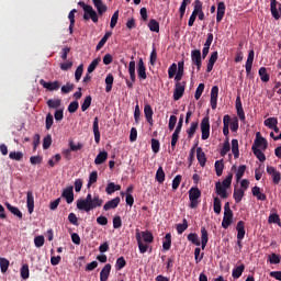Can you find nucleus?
Wrapping results in <instances>:
<instances>
[{
    "mask_svg": "<svg viewBox=\"0 0 281 281\" xmlns=\"http://www.w3.org/2000/svg\"><path fill=\"white\" fill-rule=\"evenodd\" d=\"M265 126H268V128H273L278 126V119L277 117H268L263 122Z\"/></svg>",
    "mask_w": 281,
    "mask_h": 281,
    "instance_id": "54",
    "label": "nucleus"
},
{
    "mask_svg": "<svg viewBox=\"0 0 281 281\" xmlns=\"http://www.w3.org/2000/svg\"><path fill=\"white\" fill-rule=\"evenodd\" d=\"M234 223V211L229 207V202H226L224 205V217L222 221V227L228 229L229 225Z\"/></svg>",
    "mask_w": 281,
    "mask_h": 281,
    "instance_id": "1",
    "label": "nucleus"
},
{
    "mask_svg": "<svg viewBox=\"0 0 281 281\" xmlns=\"http://www.w3.org/2000/svg\"><path fill=\"white\" fill-rule=\"evenodd\" d=\"M233 179H234V173L229 172V173L227 175V177L223 180L222 187L226 188V190H227L228 188H231V187H232V180H233Z\"/></svg>",
    "mask_w": 281,
    "mask_h": 281,
    "instance_id": "59",
    "label": "nucleus"
},
{
    "mask_svg": "<svg viewBox=\"0 0 281 281\" xmlns=\"http://www.w3.org/2000/svg\"><path fill=\"white\" fill-rule=\"evenodd\" d=\"M113 81H114V77L113 75L109 74L105 78V92L106 93H111L112 89H113Z\"/></svg>",
    "mask_w": 281,
    "mask_h": 281,
    "instance_id": "43",
    "label": "nucleus"
},
{
    "mask_svg": "<svg viewBox=\"0 0 281 281\" xmlns=\"http://www.w3.org/2000/svg\"><path fill=\"white\" fill-rule=\"evenodd\" d=\"M111 36H113V33L112 32H106L104 34V36L98 43V45L95 47V52H100L102 49V47H104V45H106V41H109V38H111Z\"/></svg>",
    "mask_w": 281,
    "mask_h": 281,
    "instance_id": "30",
    "label": "nucleus"
},
{
    "mask_svg": "<svg viewBox=\"0 0 281 281\" xmlns=\"http://www.w3.org/2000/svg\"><path fill=\"white\" fill-rule=\"evenodd\" d=\"M245 170H247V166L241 165L238 167L237 172L235 175L237 182L240 181L243 179V177L245 176Z\"/></svg>",
    "mask_w": 281,
    "mask_h": 281,
    "instance_id": "55",
    "label": "nucleus"
},
{
    "mask_svg": "<svg viewBox=\"0 0 281 281\" xmlns=\"http://www.w3.org/2000/svg\"><path fill=\"white\" fill-rule=\"evenodd\" d=\"M148 27L150 32H159V22H157L155 19H151L148 23Z\"/></svg>",
    "mask_w": 281,
    "mask_h": 281,
    "instance_id": "62",
    "label": "nucleus"
},
{
    "mask_svg": "<svg viewBox=\"0 0 281 281\" xmlns=\"http://www.w3.org/2000/svg\"><path fill=\"white\" fill-rule=\"evenodd\" d=\"M235 109L237 111V115H238L240 122H245V120H246L245 110L243 109V101H240V97L236 98Z\"/></svg>",
    "mask_w": 281,
    "mask_h": 281,
    "instance_id": "14",
    "label": "nucleus"
},
{
    "mask_svg": "<svg viewBox=\"0 0 281 281\" xmlns=\"http://www.w3.org/2000/svg\"><path fill=\"white\" fill-rule=\"evenodd\" d=\"M92 98L91 95H88L85 98L82 104H81V111L85 113V111H87L89 109V106H91V102H92Z\"/></svg>",
    "mask_w": 281,
    "mask_h": 281,
    "instance_id": "61",
    "label": "nucleus"
},
{
    "mask_svg": "<svg viewBox=\"0 0 281 281\" xmlns=\"http://www.w3.org/2000/svg\"><path fill=\"white\" fill-rule=\"evenodd\" d=\"M233 196L236 203H240V201H243V196H245V191L243 189H235Z\"/></svg>",
    "mask_w": 281,
    "mask_h": 281,
    "instance_id": "46",
    "label": "nucleus"
},
{
    "mask_svg": "<svg viewBox=\"0 0 281 281\" xmlns=\"http://www.w3.org/2000/svg\"><path fill=\"white\" fill-rule=\"evenodd\" d=\"M48 109H58L61 104V101L60 99H49L47 102H46Z\"/></svg>",
    "mask_w": 281,
    "mask_h": 281,
    "instance_id": "51",
    "label": "nucleus"
},
{
    "mask_svg": "<svg viewBox=\"0 0 281 281\" xmlns=\"http://www.w3.org/2000/svg\"><path fill=\"white\" fill-rule=\"evenodd\" d=\"M137 75L140 80H146L148 76L146 75V66L144 65V59L139 58L137 64Z\"/></svg>",
    "mask_w": 281,
    "mask_h": 281,
    "instance_id": "16",
    "label": "nucleus"
},
{
    "mask_svg": "<svg viewBox=\"0 0 281 281\" xmlns=\"http://www.w3.org/2000/svg\"><path fill=\"white\" fill-rule=\"evenodd\" d=\"M63 199H66V203L70 205V203H74V187H67L63 193H61Z\"/></svg>",
    "mask_w": 281,
    "mask_h": 281,
    "instance_id": "17",
    "label": "nucleus"
},
{
    "mask_svg": "<svg viewBox=\"0 0 281 281\" xmlns=\"http://www.w3.org/2000/svg\"><path fill=\"white\" fill-rule=\"evenodd\" d=\"M186 63L183 60L178 63V71H176L175 81L181 82V79L183 78V67Z\"/></svg>",
    "mask_w": 281,
    "mask_h": 281,
    "instance_id": "34",
    "label": "nucleus"
},
{
    "mask_svg": "<svg viewBox=\"0 0 281 281\" xmlns=\"http://www.w3.org/2000/svg\"><path fill=\"white\" fill-rule=\"evenodd\" d=\"M98 14H99V13L93 10V7H90V8L87 9V11L85 12V14H83V20H85V21H89V19H91V21H92L93 23H98V21H99Z\"/></svg>",
    "mask_w": 281,
    "mask_h": 281,
    "instance_id": "15",
    "label": "nucleus"
},
{
    "mask_svg": "<svg viewBox=\"0 0 281 281\" xmlns=\"http://www.w3.org/2000/svg\"><path fill=\"white\" fill-rule=\"evenodd\" d=\"M228 126H231V131L236 133L238 131V117H233L229 120Z\"/></svg>",
    "mask_w": 281,
    "mask_h": 281,
    "instance_id": "63",
    "label": "nucleus"
},
{
    "mask_svg": "<svg viewBox=\"0 0 281 281\" xmlns=\"http://www.w3.org/2000/svg\"><path fill=\"white\" fill-rule=\"evenodd\" d=\"M144 113L148 124L153 126V106H150V104H146L144 108Z\"/></svg>",
    "mask_w": 281,
    "mask_h": 281,
    "instance_id": "36",
    "label": "nucleus"
},
{
    "mask_svg": "<svg viewBox=\"0 0 281 281\" xmlns=\"http://www.w3.org/2000/svg\"><path fill=\"white\" fill-rule=\"evenodd\" d=\"M200 12H203V2L201 0H195L193 2V14H199Z\"/></svg>",
    "mask_w": 281,
    "mask_h": 281,
    "instance_id": "56",
    "label": "nucleus"
},
{
    "mask_svg": "<svg viewBox=\"0 0 281 281\" xmlns=\"http://www.w3.org/2000/svg\"><path fill=\"white\" fill-rule=\"evenodd\" d=\"M26 206L29 214H32L34 212V193L32 191L26 193Z\"/></svg>",
    "mask_w": 281,
    "mask_h": 281,
    "instance_id": "22",
    "label": "nucleus"
},
{
    "mask_svg": "<svg viewBox=\"0 0 281 281\" xmlns=\"http://www.w3.org/2000/svg\"><path fill=\"white\" fill-rule=\"evenodd\" d=\"M202 139H210V116H204L201 121Z\"/></svg>",
    "mask_w": 281,
    "mask_h": 281,
    "instance_id": "4",
    "label": "nucleus"
},
{
    "mask_svg": "<svg viewBox=\"0 0 281 281\" xmlns=\"http://www.w3.org/2000/svg\"><path fill=\"white\" fill-rule=\"evenodd\" d=\"M106 159H109V153L100 151L94 159V164H95V166H100V165L104 164V161H106Z\"/></svg>",
    "mask_w": 281,
    "mask_h": 281,
    "instance_id": "31",
    "label": "nucleus"
},
{
    "mask_svg": "<svg viewBox=\"0 0 281 281\" xmlns=\"http://www.w3.org/2000/svg\"><path fill=\"white\" fill-rule=\"evenodd\" d=\"M270 12L276 21H280L281 3L278 0H270Z\"/></svg>",
    "mask_w": 281,
    "mask_h": 281,
    "instance_id": "3",
    "label": "nucleus"
},
{
    "mask_svg": "<svg viewBox=\"0 0 281 281\" xmlns=\"http://www.w3.org/2000/svg\"><path fill=\"white\" fill-rule=\"evenodd\" d=\"M10 267V260L0 257V269H1V273H7L8 269Z\"/></svg>",
    "mask_w": 281,
    "mask_h": 281,
    "instance_id": "50",
    "label": "nucleus"
},
{
    "mask_svg": "<svg viewBox=\"0 0 281 281\" xmlns=\"http://www.w3.org/2000/svg\"><path fill=\"white\" fill-rule=\"evenodd\" d=\"M92 2L98 11L99 16H102V14H104L106 10H109V7H106V4H104L102 0H92Z\"/></svg>",
    "mask_w": 281,
    "mask_h": 281,
    "instance_id": "18",
    "label": "nucleus"
},
{
    "mask_svg": "<svg viewBox=\"0 0 281 281\" xmlns=\"http://www.w3.org/2000/svg\"><path fill=\"white\" fill-rule=\"evenodd\" d=\"M191 60H192V65H195L198 71H201L202 60H201L200 49H194L191 52Z\"/></svg>",
    "mask_w": 281,
    "mask_h": 281,
    "instance_id": "10",
    "label": "nucleus"
},
{
    "mask_svg": "<svg viewBox=\"0 0 281 281\" xmlns=\"http://www.w3.org/2000/svg\"><path fill=\"white\" fill-rule=\"evenodd\" d=\"M225 2H218L217 3V13H216V22L221 23L223 21V18L225 16Z\"/></svg>",
    "mask_w": 281,
    "mask_h": 281,
    "instance_id": "24",
    "label": "nucleus"
},
{
    "mask_svg": "<svg viewBox=\"0 0 281 281\" xmlns=\"http://www.w3.org/2000/svg\"><path fill=\"white\" fill-rule=\"evenodd\" d=\"M120 196H116L110 201H108L104 205H103V210L104 212H109V210H115V207H117V205H120Z\"/></svg>",
    "mask_w": 281,
    "mask_h": 281,
    "instance_id": "20",
    "label": "nucleus"
},
{
    "mask_svg": "<svg viewBox=\"0 0 281 281\" xmlns=\"http://www.w3.org/2000/svg\"><path fill=\"white\" fill-rule=\"evenodd\" d=\"M124 267H126V259H124V257H119L115 263L116 271H122Z\"/></svg>",
    "mask_w": 281,
    "mask_h": 281,
    "instance_id": "58",
    "label": "nucleus"
},
{
    "mask_svg": "<svg viewBox=\"0 0 281 281\" xmlns=\"http://www.w3.org/2000/svg\"><path fill=\"white\" fill-rule=\"evenodd\" d=\"M214 41V34L207 33L206 41L204 43V47L202 49V58H207V55L210 54V47H212V43Z\"/></svg>",
    "mask_w": 281,
    "mask_h": 281,
    "instance_id": "8",
    "label": "nucleus"
},
{
    "mask_svg": "<svg viewBox=\"0 0 281 281\" xmlns=\"http://www.w3.org/2000/svg\"><path fill=\"white\" fill-rule=\"evenodd\" d=\"M256 56V53L254 49L249 50L248 57L246 60V74H251V67H254V57Z\"/></svg>",
    "mask_w": 281,
    "mask_h": 281,
    "instance_id": "23",
    "label": "nucleus"
},
{
    "mask_svg": "<svg viewBox=\"0 0 281 281\" xmlns=\"http://www.w3.org/2000/svg\"><path fill=\"white\" fill-rule=\"evenodd\" d=\"M215 190L218 196H222V199H227V188L223 187L221 181L215 183Z\"/></svg>",
    "mask_w": 281,
    "mask_h": 281,
    "instance_id": "29",
    "label": "nucleus"
},
{
    "mask_svg": "<svg viewBox=\"0 0 281 281\" xmlns=\"http://www.w3.org/2000/svg\"><path fill=\"white\" fill-rule=\"evenodd\" d=\"M237 231V240H243L245 238V223L239 221L236 226Z\"/></svg>",
    "mask_w": 281,
    "mask_h": 281,
    "instance_id": "32",
    "label": "nucleus"
},
{
    "mask_svg": "<svg viewBox=\"0 0 281 281\" xmlns=\"http://www.w3.org/2000/svg\"><path fill=\"white\" fill-rule=\"evenodd\" d=\"M210 240L209 234H207V229L205 228V226L201 227V247L202 249H205V247H207V243Z\"/></svg>",
    "mask_w": 281,
    "mask_h": 281,
    "instance_id": "25",
    "label": "nucleus"
},
{
    "mask_svg": "<svg viewBox=\"0 0 281 281\" xmlns=\"http://www.w3.org/2000/svg\"><path fill=\"white\" fill-rule=\"evenodd\" d=\"M196 159L201 168H205V164L207 162V157H205V151H203L202 147L196 148Z\"/></svg>",
    "mask_w": 281,
    "mask_h": 281,
    "instance_id": "19",
    "label": "nucleus"
},
{
    "mask_svg": "<svg viewBox=\"0 0 281 281\" xmlns=\"http://www.w3.org/2000/svg\"><path fill=\"white\" fill-rule=\"evenodd\" d=\"M244 271H245V265H240V266H237L236 268H234L233 272H232L234 280H238V278H240V276H243Z\"/></svg>",
    "mask_w": 281,
    "mask_h": 281,
    "instance_id": "42",
    "label": "nucleus"
},
{
    "mask_svg": "<svg viewBox=\"0 0 281 281\" xmlns=\"http://www.w3.org/2000/svg\"><path fill=\"white\" fill-rule=\"evenodd\" d=\"M251 192H252V196H256V199L258 201H267V194H265V193H262V191H260V187L255 186L251 189Z\"/></svg>",
    "mask_w": 281,
    "mask_h": 281,
    "instance_id": "26",
    "label": "nucleus"
},
{
    "mask_svg": "<svg viewBox=\"0 0 281 281\" xmlns=\"http://www.w3.org/2000/svg\"><path fill=\"white\" fill-rule=\"evenodd\" d=\"M196 128H199V122H192L190 127L187 130L188 139H192L194 137Z\"/></svg>",
    "mask_w": 281,
    "mask_h": 281,
    "instance_id": "39",
    "label": "nucleus"
},
{
    "mask_svg": "<svg viewBox=\"0 0 281 281\" xmlns=\"http://www.w3.org/2000/svg\"><path fill=\"white\" fill-rule=\"evenodd\" d=\"M189 243H192V245H195L196 247H201V239H199V235L196 233H190L187 236Z\"/></svg>",
    "mask_w": 281,
    "mask_h": 281,
    "instance_id": "41",
    "label": "nucleus"
},
{
    "mask_svg": "<svg viewBox=\"0 0 281 281\" xmlns=\"http://www.w3.org/2000/svg\"><path fill=\"white\" fill-rule=\"evenodd\" d=\"M128 74L132 82H135L136 76H135V60L130 61L128 66Z\"/></svg>",
    "mask_w": 281,
    "mask_h": 281,
    "instance_id": "57",
    "label": "nucleus"
},
{
    "mask_svg": "<svg viewBox=\"0 0 281 281\" xmlns=\"http://www.w3.org/2000/svg\"><path fill=\"white\" fill-rule=\"evenodd\" d=\"M9 158L13 161H22L23 160V151H11L9 154Z\"/></svg>",
    "mask_w": 281,
    "mask_h": 281,
    "instance_id": "53",
    "label": "nucleus"
},
{
    "mask_svg": "<svg viewBox=\"0 0 281 281\" xmlns=\"http://www.w3.org/2000/svg\"><path fill=\"white\" fill-rule=\"evenodd\" d=\"M104 200L100 198V195H94L92 201L83 209V212H91V210H95V207H102Z\"/></svg>",
    "mask_w": 281,
    "mask_h": 281,
    "instance_id": "6",
    "label": "nucleus"
},
{
    "mask_svg": "<svg viewBox=\"0 0 281 281\" xmlns=\"http://www.w3.org/2000/svg\"><path fill=\"white\" fill-rule=\"evenodd\" d=\"M119 190H122V186L115 184L114 182L108 183L105 188L106 194H113V192H119Z\"/></svg>",
    "mask_w": 281,
    "mask_h": 281,
    "instance_id": "40",
    "label": "nucleus"
},
{
    "mask_svg": "<svg viewBox=\"0 0 281 281\" xmlns=\"http://www.w3.org/2000/svg\"><path fill=\"white\" fill-rule=\"evenodd\" d=\"M229 150H232V145H229V137H226L225 143L223 144V147L221 149V156L225 157V155H227L229 153Z\"/></svg>",
    "mask_w": 281,
    "mask_h": 281,
    "instance_id": "49",
    "label": "nucleus"
},
{
    "mask_svg": "<svg viewBox=\"0 0 281 281\" xmlns=\"http://www.w3.org/2000/svg\"><path fill=\"white\" fill-rule=\"evenodd\" d=\"M40 85L47 91H58L60 89V81H45L44 79L40 80Z\"/></svg>",
    "mask_w": 281,
    "mask_h": 281,
    "instance_id": "7",
    "label": "nucleus"
},
{
    "mask_svg": "<svg viewBox=\"0 0 281 281\" xmlns=\"http://www.w3.org/2000/svg\"><path fill=\"white\" fill-rule=\"evenodd\" d=\"M251 150H252L255 157H257V159H259V161H261V162L267 161V156L265 155V153H262V150L260 148L252 146Z\"/></svg>",
    "mask_w": 281,
    "mask_h": 281,
    "instance_id": "38",
    "label": "nucleus"
},
{
    "mask_svg": "<svg viewBox=\"0 0 281 281\" xmlns=\"http://www.w3.org/2000/svg\"><path fill=\"white\" fill-rule=\"evenodd\" d=\"M217 102H218V86H213L211 89V99H210L211 109L213 111H216Z\"/></svg>",
    "mask_w": 281,
    "mask_h": 281,
    "instance_id": "9",
    "label": "nucleus"
},
{
    "mask_svg": "<svg viewBox=\"0 0 281 281\" xmlns=\"http://www.w3.org/2000/svg\"><path fill=\"white\" fill-rule=\"evenodd\" d=\"M156 181H158V183H164V181H166V172H164V167L157 169Z\"/></svg>",
    "mask_w": 281,
    "mask_h": 281,
    "instance_id": "47",
    "label": "nucleus"
},
{
    "mask_svg": "<svg viewBox=\"0 0 281 281\" xmlns=\"http://www.w3.org/2000/svg\"><path fill=\"white\" fill-rule=\"evenodd\" d=\"M136 240L140 254H146V251H148V244H144V241L142 240V235L139 233L136 234Z\"/></svg>",
    "mask_w": 281,
    "mask_h": 281,
    "instance_id": "33",
    "label": "nucleus"
},
{
    "mask_svg": "<svg viewBox=\"0 0 281 281\" xmlns=\"http://www.w3.org/2000/svg\"><path fill=\"white\" fill-rule=\"evenodd\" d=\"M266 170L269 175H271L272 183H274V186H278L281 181L280 171H277L276 167H271V166H268Z\"/></svg>",
    "mask_w": 281,
    "mask_h": 281,
    "instance_id": "12",
    "label": "nucleus"
},
{
    "mask_svg": "<svg viewBox=\"0 0 281 281\" xmlns=\"http://www.w3.org/2000/svg\"><path fill=\"white\" fill-rule=\"evenodd\" d=\"M259 77L261 82H269V80H271V77L267 74L266 67L259 68Z\"/></svg>",
    "mask_w": 281,
    "mask_h": 281,
    "instance_id": "45",
    "label": "nucleus"
},
{
    "mask_svg": "<svg viewBox=\"0 0 281 281\" xmlns=\"http://www.w3.org/2000/svg\"><path fill=\"white\" fill-rule=\"evenodd\" d=\"M223 170H225V164H223V159L215 161V172L217 177L223 176Z\"/></svg>",
    "mask_w": 281,
    "mask_h": 281,
    "instance_id": "44",
    "label": "nucleus"
},
{
    "mask_svg": "<svg viewBox=\"0 0 281 281\" xmlns=\"http://www.w3.org/2000/svg\"><path fill=\"white\" fill-rule=\"evenodd\" d=\"M252 146H255V148H261V150H267V139L262 137L260 132L256 133V139Z\"/></svg>",
    "mask_w": 281,
    "mask_h": 281,
    "instance_id": "11",
    "label": "nucleus"
},
{
    "mask_svg": "<svg viewBox=\"0 0 281 281\" xmlns=\"http://www.w3.org/2000/svg\"><path fill=\"white\" fill-rule=\"evenodd\" d=\"M188 229V220L183 218L182 224L177 225V233L178 234H183Z\"/></svg>",
    "mask_w": 281,
    "mask_h": 281,
    "instance_id": "64",
    "label": "nucleus"
},
{
    "mask_svg": "<svg viewBox=\"0 0 281 281\" xmlns=\"http://www.w3.org/2000/svg\"><path fill=\"white\" fill-rule=\"evenodd\" d=\"M101 61H102V58L100 57L93 59L88 66V74H93V71H95L98 65H100Z\"/></svg>",
    "mask_w": 281,
    "mask_h": 281,
    "instance_id": "48",
    "label": "nucleus"
},
{
    "mask_svg": "<svg viewBox=\"0 0 281 281\" xmlns=\"http://www.w3.org/2000/svg\"><path fill=\"white\" fill-rule=\"evenodd\" d=\"M109 276H111V263H106L101 272H100V281L109 280Z\"/></svg>",
    "mask_w": 281,
    "mask_h": 281,
    "instance_id": "28",
    "label": "nucleus"
},
{
    "mask_svg": "<svg viewBox=\"0 0 281 281\" xmlns=\"http://www.w3.org/2000/svg\"><path fill=\"white\" fill-rule=\"evenodd\" d=\"M92 131H93L95 144H100V125H99L98 116H95L93 120Z\"/></svg>",
    "mask_w": 281,
    "mask_h": 281,
    "instance_id": "21",
    "label": "nucleus"
},
{
    "mask_svg": "<svg viewBox=\"0 0 281 281\" xmlns=\"http://www.w3.org/2000/svg\"><path fill=\"white\" fill-rule=\"evenodd\" d=\"M183 93H186V82L177 81L173 91V100H181L183 98Z\"/></svg>",
    "mask_w": 281,
    "mask_h": 281,
    "instance_id": "5",
    "label": "nucleus"
},
{
    "mask_svg": "<svg viewBox=\"0 0 281 281\" xmlns=\"http://www.w3.org/2000/svg\"><path fill=\"white\" fill-rule=\"evenodd\" d=\"M170 247H172V235H170V233H167L164 237L162 249L165 251H169Z\"/></svg>",
    "mask_w": 281,
    "mask_h": 281,
    "instance_id": "35",
    "label": "nucleus"
},
{
    "mask_svg": "<svg viewBox=\"0 0 281 281\" xmlns=\"http://www.w3.org/2000/svg\"><path fill=\"white\" fill-rule=\"evenodd\" d=\"M231 120H232V116H229L228 114L224 115V117H223V124H224L223 135L225 137H228V135H229V121Z\"/></svg>",
    "mask_w": 281,
    "mask_h": 281,
    "instance_id": "37",
    "label": "nucleus"
},
{
    "mask_svg": "<svg viewBox=\"0 0 281 281\" xmlns=\"http://www.w3.org/2000/svg\"><path fill=\"white\" fill-rule=\"evenodd\" d=\"M142 238L144 243H153L155 240V237L153 236V233L150 232H142Z\"/></svg>",
    "mask_w": 281,
    "mask_h": 281,
    "instance_id": "60",
    "label": "nucleus"
},
{
    "mask_svg": "<svg viewBox=\"0 0 281 281\" xmlns=\"http://www.w3.org/2000/svg\"><path fill=\"white\" fill-rule=\"evenodd\" d=\"M199 199H201V190L199 188H191L189 190V201L191 210L199 207Z\"/></svg>",
    "mask_w": 281,
    "mask_h": 281,
    "instance_id": "2",
    "label": "nucleus"
},
{
    "mask_svg": "<svg viewBox=\"0 0 281 281\" xmlns=\"http://www.w3.org/2000/svg\"><path fill=\"white\" fill-rule=\"evenodd\" d=\"M93 201V195L91 193H88L86 199H79L77 200V209L80 211H85V209Z\"/></svg>",
    "mask_w": 281,
    "mask_h": 281,
    "instance_id": "13",
    "label": "nucleus"
},
{
    "mask_svg": "<svg viewBox=\"0 0 281 281\" xmlns=\"http://www.w3.org/2000/svg\"><path fill=\"white\" fill-rule=\"evenodd\" d=\"M4 205L7 210H9L11 214H13V216H16L18 218H23V213L21 212V210H19V207L12 206V204H10L9 202H5Z\"/></svg>",
    "mask_w": 281,
    "mask_h": 281,
    "instance_id": "27",
    "label": "nucleus"
},
{
    "mask_svg": "<svg viewBox=\"0 0 281 281\" xmlns=\"http://www.w3.org/2000/svg\"><path fill=\"white\" fill-rule=\"evenodd\" d=\"M221 210H223V206L221 204V199L218 196L214 198L213 202V211L215 214H221Z\"/></svg>",
    "mask_w": 281,
    "mask_h": 281,
    "instance_id": "52",
    "label": "nucleus"
}]
</instances>
